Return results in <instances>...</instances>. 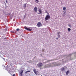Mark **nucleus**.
Masks as SVG:
<instances>
[{"instance_id":"obj_34","label":"nucleus","mask_w":76,"mask_h":76,"mask_svg":"<svg viewBox=\"0 0 76 76\" xmlns=\"http://www.w3.org/2000/svg\"><path fill=\"white\" fill-rule=\"evenodd\" d=\"M6 2L7 3V0H6Z\"/></svg>"},{"instance_id":"obj_29","label":"nucleus","mask_w":76,"mask_h":76,"mask_svg":"<svg viewBox=\"0 0 76 76\" xmlns=\"http://www.w3.org/2000/svg\"><path fill=\"white\" fill-rule=\"evenodd\" d=\"M65 13H64H64H63V16H65Z\"/></svg>"},{"instance_id":"obj_10","label":"nucleus","mask_w":76,"mask_h":76,"mask_svg":"<svg viewBox=\"0 0 76 76\" xmlns=\"http://www.w3.org/2000/svg\"><path fill=\"white\" fill-rule=\"evenodd\" d=\"M68 25V26H69V27H70V28H72V26L71 25V24H69Z\"/></svg>"},{"instance_id":"obj_16","label":"nucleus","mask_w":76,"mask_h":76,"mask_svg":"<svg viewBox=\"0 0 76 76\" xmlns=\"http://www.w3.org/2000/svg\"><path fill=\"white\" fill-rule=\"evenodd\" d=\"M23 72V70H21L20 74H22Z\"/></svg>"},{"instance_id":"obj_32","label":"nucleus","mask_w":76,"mask_h":76,"mask_svg":"<svg viewBox=\"0 0 76 76\" xmlns=\"http://www.w3.org/2000/svg\"><path fill=\"white\" fill-rule=\"evenodd\" d=\"M46 23H48V21H46Z\"/></svg>"},{"instance_id":"obj_42","label":"nucleus","mask_w":76,"mask_h":76,"mask_svg":"<svg viewBox=\"0 0 76 76\" xmlns=\"http://www.w3.org/2000/svg\"><path fill=\"white\" fill-rule=\"evenodd\" d=\"M17 29H19V28H17Z\"/></svg>"},{"instance_id":"obj_22","label":"nucleus","mask_w":76,"mask_h":76,"mask_svg":"<svg viewBox=\"0 0 76 76\" xmlns=\"http://www.w3.org/2000/svg\"><path fill=\"white\" fill-rule=\"evenodd\" d=\"M10 17H12V16L13 15H12L11 13H10Z\"/></svg>"},{"instance_id":"obj_30","label":"nucleus","mask_w":76,"mask_h":76,"mask_svg":"<svg viewBox=\"0 0 76 76\" xmlns=\"http://www.w3.org/2000/svg\"><path fill=\"white\" fill-rule=\"evenodd\" d=\"M68 31H70L71 30V29H68Z\"/></svg>"},{"instance_id":"obj_24","label":"nucleus","mask_w":76,"mask_h":76,"mask_svg":"<svg viewBox=\"0 0 76 76\" xmlns=\"http://www.w3.org/2000/svg\"><path fill=\"white\" fill-rule=\"evenodd\" d=\"M45 12L46 13H48V11L47 10H45Z\"/></svg>"},{"instance_id":"obj_18","label":"nucleus","mask_w":76,"mask_h":76,"mask_svg":"<svg viewBox=\"0 0 76 76\" xmlns=\"http://www.w3.org/2000/svg\"><path fill=\"white\" fill-rule=\"evenodd\" d=\"M10 13H9L7 12V14H6V16H7L8 15H10Z\"/></svg>"},{"instance_id":"obj_39","label":"nucleus","mask_w":76,"mask_h":76,"mask_svg":"<svg viewBox=\"0 0 76 76\" xmlns=\"http://www.w3.org/2000/svg\"><path fill=\"white\" fill-rule=\"evenodd\" d=\"M6 7H8V6H7V5L6 6Z\"/></svg>"},{"instance_id":"obj_2","label":"nucleus","mask_w":76,"mask_h":76,"mask_svg":"<svg viewBox=\"0 0 76 76\" xmlns=\"http://www.w3.org/2000/svg\"><path fill=\"white\" fill-rule=\"evenodd\" d=\"M37 66H38V67H41L43 66V64L41 63H39L37 64Z\"/></svg>"},{"instance_id":"obj_1","label":"nucleus","mask_w":76,"mask_h":76,"mask_svg":"<svg viewBox=\"0 0 76 76\" xmlns=\"http://www.w3.org/2000/svg\"><path fill=\"white\" fill-rule=\"evenodd\" d=\"M50 19V15H47L45 18V20H49Z\"/></svg>"},{"instance_id":"obj_7","label":"nucleus","mask_w":76,"mask_h":76,"mask_svg":"<svg viewBox=\"0 0 76 76\" xmlns=\"http://www.w3.org/2000/svg\"><path fill=\"white\" fill-rule=\"evenodd\" d=\"M27 4V3L24 4L23 5V7L24 8V9H26V5Z\"/></svg>"},{"instance_id":"obj_4","label":"nucleus","mask_w":76,"mask_h":76,"mask_svg":"<svg viewBox=\"0 0 76 76\" xmlns=\"http://www.w3.org/2000/svg\"><path fill=\"white\" fill-rule=\"evenodd\" d=\"M66 69H67V67L64 66L61 69V70L62 71V72H63L64 71V70H65Z\"/></svg>"},{"instance_id":"obj_11","label":"nucleus","mask_w":76,"mask_h":76,"mask_svg":"<svg viewBox=\"0 0 76 76\" xmlns=\"http://www.w3.org/2000/svg\"><path fill=\"white\" fill-rule=\"evenodd\" d=\"M26 30H28V31H32V29H26Z\"/></svg>"},{"instance_id":"obj_8","label":"nucleus","mask_w":76,"mask_h":76,"mask_svg":"<svg viewBox=\"0 0 76 76\" xmlns=\"http://www.w3.org/2000/svg\"><path fill=\"white\" fill-rule=\"evenodd\" d=\"M66 75H68L69 73H70V72L69 70L67 71V72H66Z\"/></svg>"},{"instance_id":"obj_35","label":"nucleus","mask_w":76,"mask_h":76,"mask_svg":"<svg viewBox=\"0 0 76 76\" xmlns=\"http://www.w3.org/2000/svg\"><path fill=\"white\" fill-rule=\"evenodd\" d=\"M56 39H58V37H57L56 38Z\"/></svg>"},{"instance_id":"obj_13","label":"nucleus","mask_w":76,"mask_h":76,"mask_svg":"<svg viewBox=\"0 0 76 76\" xmlns=\"http://www.w3.org/2000/svg\"><path fill=\"white\" fill-rule=\"evenodd\" d=\"M45 67H49L48 66V65H46L45 66Z\"/></svg>"},{"instance_id":"obj_6","label":"nucleus","mask_w":76,"mask_h":76,"mask_svg":"<svg viewBox=\"0 0 76 76\" xmlns=\"http://www.w3.org/2000/svg\"><path fill=\"white\" fill-rule=\"evenodd\" d=\"M34 10L35 12H37L38 11V8L36 7H35L34 8Z\"/></svg>"},{"instance_id":"obj_23","label":"nucleus","mask_w":76,"mask_h":76,"mask_svg":"<svg viewBox=\"0 0 76 76\" xmlns=\"http://www.w3.org/2000/svg\"><path fill=\"white\" fill-rule=\"evenodd\" d=\"M38 15H41L42 14V13L39 12V13H38L37 14Z\"/></svg>"},{"instance_id":"obj_25","label":"nucleus","mask_w":76,"mask_h":76,"mask_svg":"<svg viewBox=\"0 0 76 76\" xmlns=\"http://www.w3.org/2000/svg\"><path fill=\"white\" fill-rule=\"evenodd\" d=\"M12 17H13V15H12V16L10 17V19H12Z\"/></svg>"},{"instance_id":"obj_40","label":"nucleus","mask_w":76,"mask_h":76,"mask_svg":"<svg viewBox=\"0 0 76 76\" xmlns=\"http://www.w3.org/2000/svg\"><path fill=\"white\" fill-rule=\"evenodd\" d=\"M5 9H7V7H5Z\"/></svg>"},{"instance_id":"obj_9","label":"nucleus","mask_w":76,"mask_h":76,"mask_svg":"<svg viewBox=\"0 0 76 76\" xmlns=\"http://www.w3.org/2000/svg\"><path fill=\"white\" fill-rule=\"evenodd\" d=\"M38 10L39 13H42V10H41V9H39Z\"/></svg>"},{"instance_id":"obj_14","label":"nucleus","mask_w":76,"mask_h":76,"mask_svg":"<svg viewBox=\"0 0 76 76\" xmlns=\"http://www.w3.org/2000/svg\"><path fill=\"white\" fill-rule=\"evenodd\" d=\"M66 8L65 7H64L63 8V10H66Z\"/></svg>"},{"instance_id":"obj_31","label":"nucleus","mask_w":76,"mask_h":76,"mask_svg":"<svg viewBox=\"0 0 76 76\" xmlns=\"http://www.w3.org/2000/svg\"><path fill=\"white\" fill-rule=\"evenodd\" d=\"M64 13H66V11H64Z\"/></svg>"},{"instance_id":"obj_26","label":"nucleus","mask_w":76,"mask_h":76,"mask_svg":"<svg viewBox=\"0 0 76 76\" xmlns=\"http://www.w3.org/2000/svg\"><path fill=\"white\" fill-rule=\"evenodd\" d=\"M35 1H37V2H39V0H35Z\"/></svg>"},{"instance_id":"obj_21","label":"nucleus","mask_w":76,"mask_h":76,"mask_svg":"<svg viewBox=\"0 0 76 76\" xmlns=\"http://www.w3.org/2000/svg\"><path fill=\"white\" fill-rule=\"evenodd\" d=\"M24 28L25 29H30V28H27V27H26V26L24 27Z\"/></svg>"},{"instance_id":"obj_12","label":"nucleus","mask_w":76,"mask_h":76,"mask_svg":"<svg viewBox=\"0 0 76 76\" xmlns=\"http://www.w3.org/2000/svg\"><path fill=\"white\" fill-rule=\"evenodd\" d=\"M2 12H3V13H4V14H6V13H7L6 12L4 11V10H2Z\"/></svg>"},{"instance_id":"obj_38","label":"nucleus","mask_w":76,"mask_h":76,"mask_svg":"<svg viewBox=\"0 0 76 76\" xmlns=\"http://www.w3.org/2000/svg\"><path fill=\"white\" fill-rule=\"evenodd\" d=\"M47 13H48V15H49V13H48V12H47Z\"/></svg>"},{"instance_id":"obj_3","label":"nucleus","mask_w":76,"mask_h":76,"mask_svg":"<svg viewBox=\"0 0 76 76\" xmlns=\"http://www.w3.org/2000/svg\"><path fill=\"white\" fill-rule=\"evenodd\" d=\"M37 26L38 27H41V26H42V23L41 22H39L37 24Z\"/></svg>"},{"instance_id":"obj_27","label":"nucleus","mask_w":76,"mask_h":76,"mask_svg":"<svg viewBox=\"0 0 76 76\" xmlns=\"http://www.w3.org/2000/svg\"><path fill=\"white\" fill-rule=\"evenodd\" d=\"M11 32H12V33H14L15 32V31H11Z\"/></svg>"},{"instance_id":"obj_15","label":"nucleus","mask_w":76,"mask_h":76,"mask_svg":"<svg viewBox=\"0 0 76 76\" xmlns=\"http://www.w3.org/2000/svg\"><path fill=\"white\" fill-rule=\"evenodd\" d=\"M26 14L25 13V15H24V18L25 19V18H26Z\"/></svg>"},{"instance_id":"obj_5","label":"nucleus","mask_w":76,"mask_h":76,"mask_svg":"<svg viewBox=\"0 0 76 76\" xmlns=\"http://www.w3.org/2000/svg\"><path fill=\"white\" fill-rule=\"evenodd\" d=\"M33 71L34 72L36 75H38V71H37L36 70V69H33Z\"/></svg>"},{"instance_id":"obj_41","label":"nucleus","mask_w":76,"mask_h":76,"mask_svg":"<svg viewBox=\"0 0 76 76\" xmlns=\"http://www.w3.org/2000/svg\"><path fill=\"white\" fill-rule=\"evenodd\" d=\"M68 29H70V28H68Z\"/></svg>"},{"instance_id":"obj_37","label":"nucleus","mask_w":76,"mask_h":76,"mask_svg":"<svg viewBox=\"0 0 76 76\" xmlns=\"http://www.w3.org/2000/svg\"><path fill=\"white\" fill-rule=\"evenodd\" d=\"M65 15L66 16V15H67V14H66V13H65Z\"/></svg>"},{"instance_id":"obj_19","label":"nucleus","mask_w":76,"mask_h":76,"mask_svg":"<svg viewBox=\"0 0 76 76\" xmlns=\"http://www.w3.org/2000/svg\"><path fill=\"white\" fill-rule=\"evenodd\" d=\"M57 34H58V35H60L61 34V33L60 32H58L57 33Z\"/></svg>"},{"instance_id":"obj_17","label":"nucleus","mask_w":76,"mask_h":76,"mask_svg":"<svg viewBox=\"0 0 76 76\" xmlns=\"http://www.w3.org/2000/svg\"><path fill=\"white\" fill-rule=\"evenodd\" d=\"M28 72H30V71H26V72H25V73L26 74H27V73H28Z\"/></svg>"},{"instance_id":"obj_28","label":"nucleus","mask_w":76,"mask_h":76,"mask_svg":"<svg viewBox=\"0 0 76 76\" xmlns=\"http://www.w3.org/2000/svg\"><path fill=\"white\" fill-rule=\"evenodd\" d=\"M19 29H16V31H19Z\"/></svg>"},{"instance_id":"obj_20","label":"nucleus","mask_w":76,"mask_h":76,"mask_svg":"<svg viewBox=\"0 0 76 76\" xmlns=\"http://www.w3.org/2000/svg\"><path fill=\"white\" fill-rule=\"evenodd\" d=\"M57 36H58V38H60V37H61L60 36V35H58Z\"/></svg>"},{"instance_id":"obj_33","label":"nucleus","mask_w":76,"mask_h":76,"mask_svg":"<svg viewBox=\"0 0 76 76\" xmlns=\"http://www.w3.org/2000/svg\"><path fill=\"white\" fill-rule=\"evenodd\" d=\"M4 4H5V5L6 6L7 5H6V4L5 3V2H4Z\"/></svg>"},{"instance_id":"obj_36","label":"nucleus","mask_w":76,"mask_h":76,"mask_svg":"<svg viewBox=\"0 0 76 76\" xmlns=\"http://www.w3.org/2000/svg\"><path fill=\"white\" fill-rule=\"evenodd\" d=\"M13 76H15V74H13Z\"/></svg>"}]
</instances>
